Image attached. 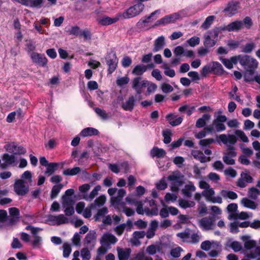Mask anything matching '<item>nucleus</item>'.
I'll return each instance as SVG.
<instances>
[{
    "label": "nucleus",
    "mask_w": 260,
    "mask_h": 260,
    "mask_svg": "<svg viewBox=\"0 0 260 260\" xmlns=\"http://www.w3.org/2000/svg\"><path fill=\"white\" fill-rule=\"evenodd\" d=\"M220 30L219 28H215L204 34V45L205 47L211 48L216 44Z\"/></svg>",
    "instance_id": "nucleus-1"
},
{
    "label": "nucleus",
    "mask_w": 260,
    "mask_h": 260,
    "mask_svg": "<svg viewBox=\"0 0 260 260\" xmlns=\"http://www.w3.org/2000/svg\"><path fill=\"white\" fill-rule=\"evenodd\" d=\"M137 4L130 7L119 15V17H122L124 19L133 18L139 15L144 9V5L142 2H138Z\"/></svg>",
    "instance_id": "nucleus-2"
},
{
    "label": "nucleus",
    "mask_w": 260,
    "mask_h": 260,
    "mask_svg": "<svg viewBox=\"0 0 260 260\" xmlns=\"http://www.w3.org/2000/svg\"><path fill=\"white\" fill-rule=\"evenodd\" d=\"M185 10L180 11L178 12L174 13L170 15L165 16L161 19L156 21L155 25H167L170 23H175L180 18L185 16Z\"/></svg>",
    "instance_id": "nucleus-3"
},
{
    "label": "nucleus",
    "mask_w": 260,
    "mask_h": 260,
    "mask_svg": "<svg viewBox=\"0 0 260 260\" xmlns=\"http://www.w3.org/2000/svg\"><path fill=\"white\" fill-rule=\"evenodd\" d=\"M47 221L50 225H59L63 224L68 223L69 221V219L63 214L59 215H48L47 216Z\"/></svg>",
    "instance_id": "nucleus-4"
},
{
    "label": "nucleus",
    "mask_w": 260,
    "mask_h": 260,
    "mask_svg": "<svg viewBox=\"0 0 260 260\" xmlns=\"http://www.w3.org/2000/svg\"><path fill=\"white\" fill-rule=\"evenodd\" d=\"M199 225L203 231L212 230L215 226V217L213 216L203 217L199 220Z\"/></svg>",
    "instance_id": "nucleus-5"
},
{
    "label": "nucleus",
    "mask_w": 260,
    "mask_h": 260,
    "mask_svg": "<svg viewBox=\"0 0 260 260\" xmlns=\"http://www.w3.org/2000/svg\"><path fill=\"white\" fill-rule=\"evenodd\" d=\"M106 60L108 66V73L111 74L116 70L117 66L118 60L116 53L113 52H109L106 57Z\"/></svg>",
    "instance_id": "nucleus-6"
},
{
    "label": "nucleus",
    "mask_w": 260,
    "mask_h": 260,
    "mask_svg": "<svg viewBox=\"0 0 260 260\" xmlns=\"http://www.w3.org/2000/svg\"><path fill=\"white\" fill-rule=\"evenodd\" d=\"M215 191L212 188H209L206 190H204L202 192V195L205 197L207 201L213 203L221 204L222 203V198L219 196L214 197Z\"/></svg>",
    "instance_id": "nucleus-7"
},
{
    "label": "nucleus",
    "mask_w": 260,
    "mask_h": 260,
    "mask_svg": "<svg viewBox=\"0 0 260 260\" xmlns=\"http://www.w3.org/2000/svg\"><path fill=\"white\" fill-rule=\"evenodd\" d=\"M14 190L18 196H24L29 190L28 185L20 179H16L14 185Z\"/></svg>",
    "instance_id": "nucleus-8"
},
{
    "label": "nucleus",
    "mask_w": 260,
    "mask_h": 260,
    "mask_svg": "<svg viewBox=\"0 0 260 260\" xmlns=\"http://www.w3.org/2000/svg\"><path fill=\"white\" fill-rule=\"evenodd\" d=\"M6 151L13 153L14 154H23L26 153V149L22 146H18L15 142L7 143L5 146Z\"/></svg>",
    "instance_id": "nucleus-9"
},
{
    "label": "nucleus",
    "mask_w": 260,
    "mask_h": 260,
    "mask_svg": "<svg viewBox=\"0 0 260 260\" xmlns=\"http://www.w3.org/2000/svg\"><path fill=\"white\" fill-rule=\"evenodd\" d=\"M117 241V238L109 232L105 233L100 239V244L107 247H111V245L115 244Z\"/></svg>",
    "instance_id": "nucleus-10"
},
{
    "label": "nucleus",
    "mask_w": 260,
    "mask_h": 260,
    "mask_svg": "<svg viewBox=\"0 0 260 260\" xmlns=\"http://www.w3.org/2000/svg\"><path fill=\"white\" fill-rule=\"evenodd\" d=\"M240 64L245 68L254 69L258 65L257 61L254 58L247 55H242Z\"/></svg>",
    "instance_id": "nucleus-11"
},
{
    "label": "nucleus",
    "mask_w": 260,
    "mask_h": 260,
    "mask_svg": "<svg viewBox=\"0 0 260 260\" xmlns=\"http://www.w3.org/2000/svg\"><path fill=\"white\" fill-rule=\"evenodd\" d=\"M206 129L209 134H212L215 132L224 131L225 130L226 127L223 122L213 120L212 124L207 126Z\"/></svg>",
    "instance_id": "nucleus-12"
},
{
    "label": "nucleus",
    "mask_w": 260,
    "mask_h": 260,
    "mask_svg": "<svg viewBox=\"0 0 260 260\" xmlns=\"http://www.w3.org/2000/svg\"><path fill=\"white\" fill-rule=\"evenodd\" d=\"M30 56L32 62L40 66L44 67L47 64L48 60L44 54L33 52Z\"/></svg>",
    "instance_id": "nucleus-13"
},
{
    "label": "nucleus",
    "mask_w": 260,
    "mask_h": 260,
    "mask_svg": "<svg viewBox=\"0 0 260 260\" xmlns=\"http://www.w3.org/2000/svg\"><path fill=\"white\" fill-rule=\"evenodd\" d=\"M147 80L141 81V77H137L132 81V87L135 90L137 94H141L142 92V88L147 86Z\"/></svg>",
    "instance_id": "nucleus-14"
},
{
    "label": "nucleus",
    "mask_w": 260,
    "mask_h": 260,
    "mask_svg": "<svg viewBox=\"0 0 260 260\" xmlns=\"http://www.w3.org/2000/svg\"><path fill=\"white\" fill-rule=\"evenodd\" d=\"M239 3L237 2L232 1L228 3L226 7L224 9V12L229 17L235 15L239 9Z\"/></svg>",
    "instance_id": "nucleus-15"
},
{
    "label": "nucleus",
    "mask_w": 260,
    "mask_h": 260,
    "mask_svg": "<svg viewBox=\"0 0 260 260\" xmlns=\"http://www.w3.org/2000/svg\"><path fill=\"white\" fill-rule=\"evenodd\" d=\"M196 190V187L193 182L188 181L184 185L181 190V192L185 197L190 198L192 195V192Z\"/></svg>",
    "instance_id": "nucleus-16"
},
{
    "label": "nucleus",
    "mask_w": 260,
    "mask_h": 260,
    "mask_svg": "<svg viewBox=\"0 0 260 260\" xmlns=\"http://www.w3.org/2000/svg\"><path fill=\"white\" fill-rule=\"evenodd\" d=\"M2 160L4 162L1 164V169H6L15 162V157L14 154L5 153L2 156Z\"/></svg>",
    "instance_id": "nucleus-17"
},
{
    "label": "nucleus",
    "mask_w": 260,
    "mask_h": 260,
    "mask_svg": "<svg viewBox=\"0 0 260 260\" xmlns=\"http://www.w3.org/2000/svg\"><path fill=\"white\" fill-rule=\"evenodd\" d=\"M243 26L241 21H236L229 24L226 26L219 28L220 30H228L229 31H237Z\"/></svg>",
    "instance_id": "nucleus-18"
},
{
    "label": "nucleus",
    "mask_w": 260,
    "mask_h": 260,
    "mask_svg": "<svg viewBox=\"0 0 260 260\" xmlns=\"http://www.w3.org/2000/svg\"><path fill=\"white\" fill-rule=\"evenodd\" d=\"M236 136L234 135H226L221 134L218 136V139L224 144L234 145L237 142Z\"/></svg>",
    "instance_id": "nucleus-19"
},
{
    "label": "nucleus",
    "mask_w": 260,
    "mask_h": 260,
    "mask_svg": "<svg viewBox=\"0 0 260 260\" xmlns=\"http://www.w3.org/2000/svg\"><path fill=\"white\" fill-rule=\"evenodd\" d=\"M166 45L165 38L163 36L158 37L155 39L154 43L153 51L157 52L161 50Z\"/></svg>",
    "instance_id": "nucleus-20"
},
{
    "label": "nucleus",
    "mask_w": 260,
    "mask_h": 260,
    "mask_svg": "<svg viewBox=\"0 0 260 260\" xmlns=\"http://www.w3.org/2000/svg\"><path fill=\"white\" fill-rule=\"evenodd\" d=\"M241 239L244 242V247L247 250H250L254 248L256 245V241L251 239L249 236H243L241 237Z\"/></svg>",
    "instance_id": "nucleus-21"
},
{
    "label": "nucleus",
    "mask_w": 260,
    "mask_h": 260,
    "mask_svg": "<svg viewBox=\"0 0 260 260\" xmlns=\"http://www.w3.org/2000/svg\"><path fill=\"white\" fill-rule=\"evenodd\" d=\"M126 201L129 204H134L136 205L137 208H136V211L138 214H144L145 212V210L144 211L143 209V205L142 204L141 202H138L135 199H133L131 196H128L125 199Z\"/></svg>",
    "instance_id": "nucleus-22"
},
{
    "label": "nucleus",
    "mask_w": 260,
    "mask_h": 260,
    "mask_svg": "<svg viewBox=\"0 0 260 260\" xmlns=\"http://www.w3.org/2000/svg\"><path fill=\"white\" fill-rule=\"evenodd\" d=\"M99 131L93 127H88L83 129L80 133V135L83 137H91L98 135Z\"/></svg>",
    "instance_id": "nucleus-23"
},
{
    "label": "nucleus",
    "mask_w": 260,
    "mask_h": 260,
    "mask_svg": "<svg viewBox=\"0 0 260 260\" xmlns=\"http://www.w3.org/2000/svg\"><path fill=\"white\" fill-rule=\"evenodd\" d=\"M119 260H127L131 253L130 248H117Z\"/></svg>",
    "instance_id": "nucleus-24"
},
{
    "label": "nucleus",
    "mask_w": 260,
    "mask_h": 260,
    "mask_svg": "<svg viewBox=\"0 0 260 260\" xmlns=\"http://www.w3.org/2000/svg\"><path fill=\"white\" fill-rule=\"evenodd\" d=\"M221 196L225 200H235L237 199V194L231 190L222 189L220 192Z\"/></svg>",
    "instance_id": "nucleus-25"
},
{
    "label": "nucleus",
    "mask_w": 260,
    "mask_h": 260,
    "mask_svg": "<svg viewBox=\"0 0 260 260\" xmlns=\"http://www.w3.org/2000/svg\"><path fill=\"white\" fill-rule=\"evenodd\" d=\"M117 191L116 197H112L111 199V203L114 205H118L126 194L125 190L123 188L117 189Z\"/></svg>",
    "instance_id": "nucleus-26"
},
{
    "label": "nucleus",
    "mask_w": 260,
    "mask_h": 260,
    "mask_svg": "<svg viewBox=\"0 0 260 260\" xmlns=\"http://www.w3.org/2000/svg\"><path fill=\"white\" fill-rule=\"evenodd\" d=\"M119 19V17H116L111 18L109 17L104 16L98 20L99 23L102 25H108L115 23Z\"/></svg>",
    "instance_id": "nucleus-27"
},
{
    "label": "nucleus",
    "mask_w": 260,
    "mask_h": 260,
    "mask_svg": "<svg viewBox=\"0 0 260 260\" xmlns=\"http://www.w3.org/2000/svg\"><path fill=\"white\" fill-rule=\"evenodd\" d=\"M191 155L195 159L200 160L201 162H206L210 160V157H206L201 151L192 150L191 151Z\"/></svg>",
    "instance_id": "nucleus-28"
},
{
    "label": "nucleus",
    "mask_w": 260,
    "mask_h": 260,
    "mask_svg": "<svg viewBox=\"0 0 260 260\" xmlns=\"http://www.w3.org/2000/svg\"><path fill=\"white\" fill-rule=\"evenodd\" d=\"M179 206L180 208L185 209L194 207L196 203L194 201L191 200H187L180 198L178 200Z\"/></svg>",
    "instance_id": "nucleus-29"
},
{
    "label": "nucleus",
    "mask_w": 260,
    "mask_h": 260,
    "mask_svg": "<svg viewBox=\"0 0 260 260\" xmlns=\"http://www.w3.org/2000/svg\"><path fill=\"white\" fill-rule=\"evenodd\" d=\"M212 73L216 75H222L224 70L222 65L217 61H212L211 62Z\"/></svg>",
    "instance_id": "nucleus-30"
},
{
    "label": "nucleus",
    "mask_w": 260,
    "mask_h": 260,
    "mask_svg": "<svg viewBox=\"0 0 260 260\" xmlns=\"http://www.w3.org/2000/svg\"><path fill=\"white\" fill-rule=\"evenodd\" d=\"M135 99L134 96H131L129 99L123 103L122 108L126 111H132L135 106Z\"/></svg>",
    "instance_id": "nucleus-31"
},
{
    "label": "nucleus",
    "mask_w": 260,
    "mask_h": 260,
    "mask_svg": "<svg viewBox=\"0 0 260 260\" xmlns=\"http://www.w3.org/2000/svg\"><path fill=\"white\" fill-rule=\"evenodd\" d=\"M160 13V10H157L154 12H152L149 16H146L144 18L141 19L138 23L137 25L139 26L142 24L148 23L150 21V19L152 18V20L156 19V17H154L156 14H159Z\"/></svg>",
    "instance_id": "nucleus-32"
},
{
    "label": "nucleus",
    "mask_w": 260,
    "mask_h": 260,
    "mask_svg": "<svg viewBox=\"0 0 260 260\" xmlns=\"http://www.w3.org/2000/svg\"><path fill=\"white\" fill-rule=\"evenodd\" d=\"M238 206L237 204L231 203L227 207V210L229 212V218L232 219L234 218L235 216L238 212Z\"/></svg>",
    "instance_id": "nucleus-33"
},
{
    "label": "nucleus",
    "mask_w": 260,
    "mask_h": 260,
    "mask_svg": "<svg viewBox=\"0 0 260 260\" xmlns=\"http://www.w3.org/2000/svg\"><path fill=\"white\" fill-rule=\"evenodd\" d=\"M101 189V186L100 185H96L88 195H86L84 197V200L86 201H91L98 195L99 191Z\"/></svg>",
    "instance_id": "nucleus-34"
},
{
    "label": "nucleus",
    "mask_w": 260,
    "mask_h": 260,
    "mask_svg": "<svg viewBox=\"0 0 260 260\" xmlns=\"http://www.w3.org/2000/svg\"><path fill=\"white\" fill-rule=\"evenodd\" d=\"M226 246L231 248L235 252H239L242 249V246L240 242L232 240L227 242Z\"/></svg>",
    "instance_id": "nucleus-35"
},
{
    "label": "nucleus",
    "mask_w": 260,
    "mask_h": 260,
    "mask_svg": "<svg viewBox=\"0 0 260 260\" xmlns=\"http://www.w3.org/2000/svg\"><path fill=\"white\" fill-rule=\"evenodd\" d=\"M166 154V151L163 149L158 148V147H154L150 151V155L152 157H163Z\"/></svg>",
    "instance_id": "nucleus-36"
},
{
    "label": "nucleus",
    "mask_w": 260,
    "mask_h": 260,
    "mask_svg": "<svg viewBox=\"0 0 260 260\" xmlns=\"http://www.w3.org/2000/svg\"><path fill=\"white\" fill-rule=\"evenodd\" d=\"M147 71V67L143 64H139L135 67L132 74L135 75L141 76Z\"/></svg>",
    "instance_id": "nucleus-37"
},
{
    "label": "nucleus",
    "mask_w": 260,
    "mask_h": 260,
    "mask_svg": "<svg viewBox=\"0 0 260 260\" xmlns=\"http://www.w3.org/2000/svg\"><path fill=\"white\" fill-rule=\"evenodd\" d=\"M210 115L208 114H204L201 118L198 119L196 123V126L198 128H202L205 126L206 121L209 120Z\"/></svg>",
    "instance_id": "nucleus-38"
},
{
    "label": "nucleus",
    "mask_w": 260,
    "mask_h": 260,
    "mask_svg": "<svg viewBox=\"0 0 260 260\" xmlns=\"http://www.w3.org/2000/svg\"><path fill=\"white\" fill-rule=\"evenodd\" d=\"M106 198L105 195H101L97 198L94 202L90 205V208H94L96 207H101L105 204Z\"/></svg>",
    "instance_id": "nucleus-39"
},
{
    "label": "nucleus",
    "mask_w": 260,
    "mask_h": 260,
    "mask_svg": "<svg viewBox=\"0 0 260 260\" xmlns=\"http://www.w3.org/2000/svg\"><path fill=\"white\" fill-rule=\"evenodd\" d=\"M241 203L243 206L247 208L254 210L256 208L257 205L255 202L246 198H243Z\"/></svg>",
    "instance_id": "nucleus-40"
},
{
    "label": "nucleus",
    "mask_w": 260,
    "mask_h": 260,
    "mask_svg": "<svg viewBox=\"0 0 260 260\" xmlns=\"http://www.w3.org/2000/svg\"><path fill=\"white\" fill-rule=\"evenodd\" d=\"M218 243L214 241L206 240L203 242L201 244V248L205 251L209 250L212 246L217 245Z\"/></svg>",
    "instance_id": "nucleus-41"
},
{
    "label": "nucleus",
    "mask_w": 260,
    "mask_h": 260,
    "mask_svg": "<svg viewBox=\"0 0 260 260\" xmlns=\"http://www.w3.org/2000/svg\"><path fill=\"white\" fill-rule=\"evenodd\" d=\"M215 17L213 15L208 16L202 23L201 27L204 29L209 28L213 23Z\"/></svg>",
    "instance_id": "nucleus-42"
},
{
    "label": "nucleus",
    "mask_w": 260,
    "mask_h": 260,
    "mask_svg": "<svg viewBox=\"0 0 260 260\" xmlns=\"http://www.w3.org/2000/svg\"><path fill=\"white\" fill-rule=\"evenodd\" d=\"M90 185L88 183L84 184L79 187V190L81 194L82 199L84 200V197L86 195H88V191L89 190L90 188Z\"/></svg>",
    "instance_id": "nucleus-43"
},
{
    "label": "nucleus",
    "mask_w": 260,
    "mask_h": 260,
    "mask_svg": "<svg viewBox=\"0 0 260 260\" xmlns=\"http://www.w3.org/2000/svg\"><path fill=\"white\" fill-rule=\"evenodd\" d=\"M80 171V168L78 167H76L72 169H67L64 170L63 174L66 176H75L78 174Z\"/></svg>",
    "instance_id": "nucleus-44"
},
{
    "label": "nucleus",
    "mask_w": 260,
    "mask_h": 260,
    "mask_svg": "<svg viewBox=\"0 0 260 260\" xmlns=\"http://www.w3.org/2000/svg\"><path fill=\"white\" fill-rule=\"evenodd\" d=\"M62 187H63V185L61 184L55 185L53 186L52 190H51V196H50L51 199H53L57 196L58 194L60 191Z\"/></svg>",
    "instance_id": "nucleus-45"
},
{
    "label": "nucleus",
    "mask_w": 260,
    "mask_h": 260,
    "mask_svg": "<svg viewBox=\"0 0 260 260\" xmlns=\"http://www.w3.org/2000/svg\"><path fill=\"white\" fill-rule=\"evenodd\" d=\"M183 177H181L179 179L178 181L171 182V189L172 191L177 192L178 191L179 187L182 185L183 184Z\"/></svg>",
    "instance_id": "nucleus-46"
},
{
    "label": "nucleus",
    "mask_w": 260,
    "mask_h": 260,
    "mask_svg": "<svg viewBox=\"0 0 260 260\" xmlns=\"http://www.w3.org/2000/svg\"><path fill=\"white\" fill-rule=\"evenodd\" d=\"M20 180H22L26 184L32 182V174L29 171H25L21 176Z\"/></svg>",
    "instance_id": "nucleus-47"
},
{
    "label": "nucleus",
    "mask_w": 260,
    "mask_h": 260,
    "mask_svg": "<svg viewBox=\"0 0 260 260\" xmlns=\"http://www.w3.org/2000/svg\"><path fill=\"white\" fill-rule=\"evenodd\" d=\"M234 218L232 219H241L244 220L249 218V217L252 216V214L251 213L246 212H241L239 213L238 211L236 215L235 216Z\"/></svg>",
    "instance_id": "nucleus-48"
},
{
    "label": "nucleus",
    "mask_w": 260,
    "mask_h": 260,
    "mask_svg": "<svg viewBox=\"0 0 260 260\" xmlns=\"http://www.w3.org/2000/svg\"><path fill=\"white\" fill-rule=\"evenodd\" d=\"M62 206V207H66L67 206H71L74 205V201L72 197H66V196H62L61 198Z\"/></svg>",
    "instance_id": "nucleus-49"
},
{
    "label": "nucleus",
    "mask_w": 260,
    "mask_h": 260,
    "mask_svg": "<svg viewBox=\"0 0 260 260\" xmlns=\"http://www.w3.org/2000/svg\"><path fill=\"white\" fill-rule=\"evenodd\" d=\"M235 135L239 138L242 142L247 143L249 142V139L246 134L241 130L237 129L235 131Z\"/></svg>",
    "instance_id": "nucleus-50"
},
{
    "label": "nucleus",
    "mask_w": 260,
    "mask_h": 260,
    "mask_svg": "<svg viewBox=\"0 0 260 260\" xmlns=\"http://www.w3.org/2000/svg\"><path fill=\"white\" fill-rule=\"evenodd\" d=\"M58 164L55 162L49 163L46 167V174L52 175L57 169Z\"/></svg>",
    "instance_id": "nucleus-51"
},
{
    "label": "nucleus",
    "mask_w": 260,
    "mask_h": 260,
    "mask_svg": "<svg viewBox=\"0 0 260 260\" xmlns=\"http://www.w3.org/2000/svg\"><path fill=\"white\" fill-rule=\"evenodd\" d=\"M172 132L169 129H167L162 132L164 137V142L165 144H169L171 141Z\"/></svg>",
    "instance_id": "nucleus-52"
},
{
    "label": "nucleus",
    "mask_w": 260,
    "mask_h": 260,
    "mask_svg": "<svg viewBox=\"0 0 260 260\" xmlns=\"http://www.w3.org/2000/svg\"><path fill=\"white\" fill-rule=\"evenodd\" d=\"M95 232L90 231L86 236L85 241L86 244H89L93 242L95 239Z\"/></svg>",
    "instance_id": "nucleus-53"
},
{
    "label": "nucleus",
    "mask_w": 260,
    "mask_h": 260,
    "mask_svg": "<svg viewBox=\"0 0 260 260\" xmlns=\"http://www.w3.org/2000/svg\"><path fill=\"white\" fill-rule=\"evenodd\" d=\"M260 195V191L255 187H251L248 191V196L253 199H256Z\"/></svg>",
    "instance_id": "nucleus-54"
},
{
    "label": "nucleus",
    "mask_w": 260,
    "mask_h": 260,
    "mask_svg": "<svg viewBox=\"0 0 260 260\" xmlns=\"http://www.w3.org/2000/svg\"><path fill=\"white\" fill-rule=\"evenodd\" d=\"M255 47V44L254 43H250L246 44L242 48V52L246 53H251Z\"/></svg>",
    "instance_id": "nucleus-55"
},
{
    "label": "nucleus",
    "mask_w": 260,
    "mask_h": 260,
    "mask_svg": "<svg viewBox=\"0 0 260 260\" xmlns=\"http://www.w3.org/2000/svg\"><path fill=\"white\" fill-rule=\"evenodd\" d=\"M62 248L63 257H68L72 250L70 245L68 243H64L63 245Z\"/></svg>",
    "instance_id": "nucleus-56"
},
{
    "label": "nucleus",
    "mask_w": 260,
    "mask_h": 260,
    "mask_svg": "<svg viewBox=\"0 0 260 260\" xmlns=\"http://www.w3.org/2000/svg\"><path fill=\"white\" fill-rule=\"evenodd\" d=\"M155 186L157 189L162 190L167 187L168 184L166 179L163 178L155 184Z\"/></svg>",
    "instance_id": "nucleus-57"
},
{
    "label": "nucleus",
    "mask_w": 260,
    "mask_h": 260,
    "mask_svg": "<svg viewBox=\"0 0 260 260\" xmlns=\"http://www.w3.org/2000/svg\"><path fill=\"white\" fill-rule=\"evenodd\" d=\"M215 142V140L213 138H208L202 139L199 141V144L202 147L208 146Z\"/></svg>",
    "instance_id": "nucleus-58"
},
{
    "label": "nucleus",
    "mask_w": 260,
    "mask_h": 260,
    "mask_svg": "<svg viewBox=\"0 0 260 260\" xmlns=\"http://www.w3.org/2000/svg\"><path fill=\"white\" fill-rule=\"evenodd\" d=\"M200 38L196 36H194L187 41V43H188V44L192 47H193L199 45L200 44Z\"/></svg>",
    "instance_id": "nucleus-59"
},
{
    "label": "nucleus",
    "mask_w": 260,
    "mask_h": 260,
    "mask_svg": "<svg viewBox=\"0 0 260 260\" xmlns=\"http://www.w3.org/2000/svg\"><path fill=\"white\" fill-rule=\"evenodd\" d=\"M81 256L82 260H89L91 257L90 252L87 248H83L81 251Z\"/></svg>",
    "instance_id": "nucleus-60"
},
{
    "label": "nucleus",
    "mask_w": 260,
    "mask_h": 260,
    "mask_svg": "<svg viewBox=\"0 0 260 260\" xmlns=\"http://www.w3.org/2000/svg\"><path fill=\"white\" fill-rule=\"evenodd\" d=\"M42 238L39 236H35L32 240V245L34 248H39L42 244Z\"/></svg>",
    "instance_id": "nucleus-61"
},
{
    "label": "nucleus",
    "mask_w": 260,
    "mask_h": 260,
    "mask_svg": "<svg viewBox=\"0 0 260 260\" xmlns=\"http://www.w3.org/2000/svg\"><path fill=\"white\" fill-rule=\"evenodd\" d=\"M164 199L166 202H174L177 199V196L174 193L168 192L165 195Z\"/></svg>",
    "instance_id": "nucleus-62"
},
{
    "label": "nucleus",
    "mask_w": 260,
    "mask_h": 260,
    "mask_svg": "<svg viewBox=\"0 0 260 260\" xmlns=\"http://www.w3.org/2000/svg\"><path fill=\"white\" fill-rule=\"evenodd\" d=\"M161 89L163 92L167 93L173 90V87L168 83H162L161 85Z\"/></svg>",
    "instance_id": "nucleus-63"
},
{
    "label": "nucleus",
    "mask_w": 260,
    "mask_h": 260,
    "mask_svg": "<svg viewBox=\"0 0 260 260\" xmlns=\"http://www.w3.org/2000/svg\"><path fill=\"white\" fill-rule=\"evenodd\" d=\"M258 256H260V246H255L254 247V252L247 254V256L250 258H254Z\"/></svg>",
    "instance_id": "nucleus-64"
}]
</instances>
